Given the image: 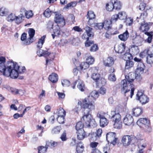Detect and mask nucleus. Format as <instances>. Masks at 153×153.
Here are the masks:
<instances>
[{
	"mask_svg": "<svg viewBox=\"0 0 153 153\" xmlns=\"http://www.w3.org/2000/svg\"><path fill=\"white\" fill-rule=\"evenodd\" d=\"M5 59L4 57H0V72L7 77L10 76L13 79H16L18 76L17 71L18 67L13 62H8L7 64L5 63Z\"/></svg>",
	"mask_w": 153,
	"mask_h": 153,
	"instance_id": "1",
	"label": "nucleus"
},
{
	"mask_svg": "<svg viewBox=\"0 0 153 153\" xmlns=\"http://www.w3.org/2000/svg\"><path fill=\"white\" fill-rule=\"evenodd\" d=\"M125 78L120 82V88L122 93L126 94L131 90L130 97L132 98L134 90V85L132 84L135 79V74L133 72L129 73L125 76Z\"/></svg>",
	"mask_w": 153,
	"mask_h": 153,
	"instance_id": "2",
	"label": "nucleus"
},
{
	"mask_svg": "<svg viewBox=\"0 0 153 153\" xmlns=\"http://www.w3.org/2000/svg\"><path fill=\"white\" fill-rule=\"evenodd\" d=\"M82 107L84 109L83 110L84 115L81 118V121H84L86 126L88 127L91 126H96L97 124L95 120L94 119H91V115L90 114L92 110L95 109V105L92 104L89 105L85 104L83 105Z\"/></svg>",
	"mask_w": 153,
	"mask_h": 153,
	"instance_id": "3",
	"label": "nucleus"
},
{
	"mask_svg": "<svg viewBox=\"0 0 153 153\" xmlns=\"http://www.w3.org/2000/svg\"><path fill=\"white\" fill-rule=\"evenodd\" d=\"M139 126H141L144 130L147 133H150L152 131V127L150 120L147 118H140L137 122Z\"/></svg>",
	"mask_w": 153,
	"mask_h": 153,
	"instance_id": "4",
	"label": "nucleus"
},
{
	"mask_svg": "<svg viewBox=\"0 0 153 153\" xmlns=\"http://www.w3.org/2000/svg\"><path fill=\"white\" fill-rule=\"evenodd\" d=\"M99 96L98 92L96 91H92L90 94V95L87 98L83 100V105H94L93 103V102Z\"/></svg>",
	"mask_w": 153,
	"mask_h": 153,
	"instance_id": "5",
	"label": "nucleus"
},
{
	"mask_svg": "<svg viewBox=\"0 0 153 153\" xmlns=\"http://www.w3.org/2000/svg\"><path fill=\"white\" fill-rule=\"evenodd\" d=\"M59 25L55 24L53 29V33L51 36L53 39H54L56 37H58L61 36L65 37L68 36V33L62 32L61 29V27Z\"/></svg>",
	"mask_w": 153,
	"mask_h": 153,
	"instance_id": "6",
	"label": "nucleus"
},
{
	"mask_svg": "<svg viewBox=\"0 0 153 153\" xmlns=\"http://www.w3.org/2000/svg\"><path fill=\"white\" fill-rule=\"evenodd\" d=\"M91 74L92 75L91 78L93 80H95L97 84H99L98 83V80H99L100 77V74L97 73V70L96 67H93L90 68L87 73V74Z\"/></svg>",
	"mask_w": 153,
	"mask_h": 153,
	"instance_id": "7",
	"label": "nucleus"
},
{
	"mask_svg": "<svg viewBox=\"0 0 153 153\" xmlns=\"http://www.w3.org/2000/svg\"><path fill=\"white\" fill-rule=\"evenodd\" d=\"M55 24L59 25L60 27H63L65 25V19L61 14H56L54 17Z\"/></svg>",
	"mask_w": 153,
	"mask_h": 153,
	"instance_id": "8",
	"label": "nucleus"
},
{
	"mask_svg": "<svg viewBox=\"0 0 153 153\" xmlns=\"http://www.w3.org/2000/svg\"><path fill=\"white\" fill-rule=\"evenodd\" d=\"M106 140L108 142L114 145L117 143V138L116 137V134L114 132H110L106 135Z\"/></svg>",
	"mask_w": 153,
	"mask_h": 153,
	"instance_id": "9",
	"label": "nucleus"
},
{
	"mask_svg": "<svg viewBox=\"0 0 153 153\" xmlns=\"http://www.w3.org/2000/svg\"><path fill=\"white\" fill-rule=\"evenodd\" d=\"M138 100L143 104H146L149 101V98L141 92L138 91L137 94Z\"/></svg>",
	"mask_w": 153,
	"mask_h": 153,
	"instance_id": "10",
	"label": "nucleus"
},
{
	"mask_svg": "<svg viewBox=\"0 0 153 153\" xmlns=\"http://www.w3.org/2000/svg\"><path fill=\"white\" fill-rule=\"evenodd\" d=\"M111 118L114 122L121 120V115L117 108H116L114 111H111Z\"/></svg>",
	"mask_w": 153,
	"mask_h": 153,
	"instance_id": "11",
	"label": "nucleus"
},
{
	"mask_svg": "<svg viewBox=\"0 0 153 153\" xmlns=\"http://www.w3.org/2000/svg\"><path fill=\"white\" fill-rule=\"evenodd\" d=\"M97 117L100 119V125L101 127H103L107 125L108 121L104 116L98 113L97 114Z\"/></svg>",
	"mask_w": 153,
	"mask_h": 153,
	"instance_id": "12",
	"label": "nucleus"
},
{
	"mask_svg": "<svg viewBox=\"0 0 153 153\" xmlns=\"http://www.w3.org/2000/svg\"><path fill=\"white\" fill-rule=\"evenodd\" d=\"M139 29L141 32L144 33L145 34H149V32L147 31L149 29V25L145 22L142 23L139 27Z\"/></svg>",
	"mask_w": 153,
	"mask_h": 153,
	"instance_id": "13",
	"label": "nucleus"
},
{
	"mask_svg": "<svg viewBox=\"0 0 153 153\" xmlns=\"http://www.w3.org/2000/svg\"><path fill=\"white\" fill-rule=\"evenodd\" d=\"M134 120L132 116L130 114H127L123 119V123L126 125L129 126L133 123Z\"/></svg>",
	"mask_w": 153,
	"mask_h": 153,
	"instance_id": "14",
	"label": "nucleus"
},
{
	"mask_svg": "<svg viewBox=\"0 0 153 153\" xmlns=\"http://www.w3.org/2000/svg\"><path fill=\"white\" fill-rule=\"evenodd\" d=\"M114 60L113 58L109 57L103 60V64L106 67H111L113 65Z\"/></svg>",
	"mask_w": 153,
	"mask_h": 153,
	"instance_id": "15",
	"label": "nucleus"
},
{
	"mask_svg": "<svg viewBox=\"0 0 153 153\" xmlns=\"http://www.w3.org/2000/svg\"><path fill=\"white\" fill-rule=\"evenodd\" d=\"M131 136L129 135L123 136L122 140V142L124 146H127L131 143Z\"/></svg>",
	"mask_w": 153,
	"mask_h": 153,
	"instance_id": "16",
	"label": "nucleus"
},
{
	"mask_svg": "<svg viewBox=\"0 0 153 153\" xmlns=\"http://www.w3.org/2000/svg\"><path fill=\"white\" fill-rule=\"evenodd\" d=\"M77 138L80 140H82L88 136L84 130H80L77 131Z\"/></svg>",
	"mask_w": 153,
	"mask_h": 153,
	"instance_id": "17",
	"label": "nucleus"
},
{
	"mask_svg": "<svg viewBox=\"0 0 153 153\" xmlns=\"http://www.w3.org/2000/svg\"><path fill=\"white\" fill-rule=\"evenodd\" d=\"M145 67V65L142 62L138 63L136 71V73L142 74L144 72Z\"/></svg>",
	"mask_w": 153,
	"mask_h": 153,
	"instance_id": "18",
	"label": "nucleus"
},
{
	"mask_svg": "<svg viewBox=\"0 0 153 153\" xmlns=\"http://www.w3.org/2000/svg\"><path fill=\"white\" fill-rule=\"evenodd\" d=\"M132 112L134 116L138 117L142 114L143 109L141 107L135 108L132 109Z\"/></svg>",
	"mask_w": 153,
	"mask_h": 153,
	"instance_id": "19",
	"label": "nucleus"
},
{
	"mask_svg": "<svg viewBox=\"0 0 153 153\" xmlns=\"http://www.w3.org/2000/svg\"><path fill=\"white\" fill-rule=\"evenodd\" d=\"M115 51L118 53H122L125 49V45L123 43L118 45L117 47L114 48Z\"/></svg>",
	"mask_w": 153,
	"mask_h": 153,
	"instance_id": "20",
	"label": "nucleus"
},
{
	"mask_svg": "<svg viewBox=\"0 0 153 153\" xmlns=\"http://www.w3.org/2000/svg\"><path fill=\"white\" fill-rule=\"evenodd\" d=\"M113 2L114 9L117 10H120L122 7V5L120 1L117 0H112Z\"/></svg>",
	"mask_w": 153,
	"mask_h": 153,
	"instance_id": "21",
	"label": "nucleus"
},
{
	"mask_svg": "<svg viewBox=\"0 0 153 153\" xmlns=\"http://www.w3.org/2000/svg\"><path fill=\"white\" fill-rule=\"evenodd\" d=\"M27 34L25 33H23L22 35L21 39L22 41H23V44L25 45L30 44L33 41H31L29 39H26Z\"/></svg>",
	"mask_w": 153,
	"mask_h": 153,
	"instance_id": "22",
	"label": "nucleus"
},
{
	"mask_svg": "<svg viewBox=\"0 0 153 153\" xmlns=\"http://www.w3.org/2000/svg\"><path fill=\"white\" fill-rule=\"evenodd\" d=\"M114 68H112L109 70V72L111 74L109 75L108 78L109 80L111 81H115L116 79L114 73Z\"/></svg>",
	"mask_w": 153,
	"mask_h": 153,
	"instance_id": "23",
	"label": "nucleus"
},
{
	"mask_svg": "<svg viewBox=\"0 0 153 153\" xmlns=\"http://www.w3.org/2000/svg\"><path fill=\"white\" fill-rule=\"evenodd\" d=\"M129 36L127 30H126L123 34L120 35L118 37L121 40L125 41L128 39Z\"/></svg>",
	"mask_w": 153,
	"mask_h": 153,
	"instance_id": "24",
	"label": "nucleus"
},
{
	"mask_svg": "<svg viewBox=\"0 0 153 153\" xmlns=\"http://www.w3.org/2000/svg\"><path fill=\"white\" fill-rule=\"evenodd\" d=\"M48 78L51 82L55 83L58 80V76L56 74L53 73L49 75Z\"/></svg>",
	"mask_w": 153,
	"mask_h": 153,
	"instance_id": "25",
	"label": "nucleus"
},
{
	"mask_svg": "<svg viewBox=\"0 0 153 153\" xmlns=\"http://www.w3.org/2000/svg\"><path fill=\"white\" fill-rule=\"evenodd\" d=\"M25 15L20 14L18 16H16L15 19V23L19 25L24 20Z\"/></svg>",
	"mask_w": 153,
	"mask_h": 153,
	"instance_id": "26",
	"label": "nucleus"
},
{
	"mask_svg": "<svg viewBox=\"0 0 153 153\" xmlns=\"http://www.w3.org/2000/svg\"><path fill=\"white\" fill-rule=\"evenodd\" d=\"M143 39L139 35L135 38L134 40L133 41V42L137 44L138 45L140 46L142 45L143 42Z\"/></svg>",
	"mask_w": 153,
	"mask_h": 153,
	"instance_id": "27",
	"label": "nucleus"
},
{
	"mask_svg": "<svg viewBox=\"0 0 153 153\" xmlns=\"http://www.w3.org/2000/svg\"><path fill=\"white\" fill-rule=\"evenodd\" d=\"M84 29L85 30L86 33L88 35V36L91 37H93L94 35V33L93 32V29L92 28L89 27L88 26H86Z\"/></svg>",
	"mask_w": 153,
	"mask_h": 153,
	"instance_id": "28",
	"label": "nucleus"
},
{
	"mask_svg": "<svg viewBox=\"0 0 153 153\" xmlns=\"http://www.w3.org/2000/svg\"><path fill=\"white\" fill-rule=\"evenodd\" d=\"M84 147L83 143L80 142L77 144L76 147V151L78 153H82L84 150Z\"/></svg>",
	"mask_w": 153,
	"mask_h": 153,
	"instance_id": "29",
	"label": "nucleus"
},
{
	"mask_svg": "<svg viewBox=\"0 0 153 153\" xmlns=\"http://www.w3.org/2000/svg\"><path fill=\"white\" fill-rule=\"evenodd\" d=\"M77 82L78 83L77 85V88L81 91H84L85 88V87L83 82L81 80H78L77 81Z\"/></svg>",
	"mask_w": 153,
	"mask_h": 153,
	"instance_id": "30",
	"label": "nucleus"
},
{
	"mask_svg": "<svg viewBox=\"0 0 153 153\" xmlns=\"http://www.w3.org/2000/svg\"><path fill=\"white\" fill-rule=\"evenodd\" d=\"M130 51L131 52V54L133 55H136L139 52V50L137 46L133 45L130 49Z\"/></svg>",
	"mask_w": 153,
	"mask_h": 153,
	"instance_id": "31",
	"label": "nucleus"
},
{
	"mask_svg": "<svg viewBox=\"0 0 153 153\" xmlns=\"http://www.w3.org/2000/svg\"><path fill=\"white\" fill-rule=\"evenodd\" d=\"M56 114L57 115L58 117L65 116L66 115V112L63 108H60L57 109Z\"/></svg>",
	"mask_w": 153,
	"mask_h": 153,
	"instance_id": "32",
	"label": "nucleus"
},
{
	"mask_svg": "<svg viewBox=\"0 0 153 153\" xmlns=\"http://www.w3.org/2000/svg\"><path fill=\"white\" fill-rule=\"evenodd\" d=\"M68 41L74 45H78L79 42V39L78 37L74 38V37L71 36L69 39Z\"/></svg>",
	"mask_w": 153,
	"mask_h": 153,
	"instance_id": "33",
	"label": "nucleus"
},
{
	"mask_svg": "<svg viewBox=\"0 0 153 153\" xmlns=\"http://www.w3.org/2000/svg\"><path fill=\"white\" fill-rule=\"evenodd\" d=\"M111 24L110 20H105L103 23V27L106 30H108L111 28Z\"/></svg>",
	"mask_w": 153,
	"mask_h": 153,
	"instance_id": "34",
	"label": "nucleus"
},
{
	"mask_svg": "<svg viewBox=\"0 0 153 153\" xmlns=\"http://www.w3.org/2000/svg\"><path fill=\"white\" fill-rule=\"evenodd\" d=\"M131 54L128 52L125 53L123 56V59L127 61L129 60H131L133 59V57Z\"/></svg>",
	"mask_w": 153,
	"mask_h": 153,
	"instance_id": "35",
	"label": "nucleus"
},
{
	"mask_svg": "<svg viewBox=\"0 0 153 153\" xmlns=\"http://www.w3.org/2000/svg\"><path fill=\"white\" fill-rule=\"evenodd\" d=\"M8 13V10L4 7L0 8V16H5Z\"/></svg>",
	"mask_w": 153,
	"mask_h": 153,
	"instance_id": "36",
	"label": "nucleus"
},
{
	"mask_svg": "<svg viewBox=\"0 0 153 153\" xmlns=\"http://www.w3.org/2000/svg\"><path fill=\"white\" fill-rule=\"evenodd\" d=\"M45 36H42L38 42L37 47L39 49L42 47V45L45 42Z\"/></svg>",
	"mask_w": 153,
	"mask_h": 153,
	"instance_id": "37",
	"label": "nucleus"
},
{
	"mask_svg": "<svg viewBox=\"0 0 153 153\" xmlns=\"http://www.w3.org/2000/svg\"><path fill=\"white\" fill-rule=\"evenodd\" d=\"M118 18L121 20H125L126 19L127 15L126 13L124 11L119 12L118 14Z\"/></svg>",
	"mask_w": 153,
	"mask_h": 153,
	"instance_id": "38",
	"label": "nucleus"
},
{
	"mask_svg": "<svg viewBox=\"0 0 153 153\" xmlns=\"http://www.w3.org/2000/svg\"><path fill=\"white\" fill-rule=\"evenodd\" d=\"M10 90L11 92L14 94H19L22 95L24 93L23 91L21 90H19L16 88H11Z\"/></svg>",
	"mask_w": 153,
	"mask_h": 153,
	"instance_id": "39",
	"label": "nucleus"
},
{
	"mask_svg": "<svg viewBox=\"0 0 153 153\" xmlns=\"http://www.w3.org/2000/svg\"><path fill=\"white\" fill-rule=\"evenodd\" d=\"M114 9L113 2L112 0L106 5V10L109 11H111Z\"/></svg>",
	"mask_w": 153,
	"mask_h": 153,
	"instance_id": "40",
	"label": "nucleus"
},
{
	"mask_svg": "<svg viewBox=\"0 0 153 153\" xmlns=\"http://www.w3.org/2000/svg\"><path fill=\"white\" fill-rule=\"evenodd\" d=\"M122 123L121 120L114 121V128L117 129H120L122 127Z\"/></svg>",
	"mask_w": 153,
	"mask_h": 153,
	"instance_id": "41",
	"label": "nucleus"
},
{
	"mask_svg": "<svg viewBox=\"0 0 153 153\" xmlns=\"http://www.w3.org/2000/svg\"><path fill=\"white\" fill-rule=\"evenodd\" d=\"M35 33V30L33 28H30L28 31V33L30 37L28 38V40L31 41H33L32 40L33 38V37Z\"/></svg>",
	"mask_w": 153,
	"mask_h": 153,
	"instance_id": "42",
	"label": "nucleus"
},
{
	"mask_svg": "<svg viewBox=\"0 0 153 153\" xmlns=\"http://www.w3.org/2000/svg\"><path fill=\"white\" fill-rule=\"evenodd\" d=\"M83 104V100H82V103L81 101H79L77 105L75 107L74 109V110L76 112H77L78 111H80L82 107H82Z\"/></svg>",
	"mask_w": 153,
	"mask_h": 153,
	"instance_id": "43",
	"label": "nucleus"
},
{
	"mask_svg": "<svg viewBox=\"0 0 153 153\" xmlns=\"http://www.w3.org/2000/svg\"><path fill=\"white\" fill-rule=\"evenodd\" d=\"M87 136L89 137V139L91 141H95L98 139L96 134L94 132L89 133Z\"/></svg>",
	"mask_w": 153,
	"mask_h": 153,
	"instance_id": "44",
	"label": "nucleus"
},
{
	"mask_svg": "<svg viewBox=\"0 0 153 153\" xmlns=\"http://www.w3.org/2000/svg\"><path fill=\"white\" fill-rule=\"evenodd\" d=\"M16 65H17L18 67V68L17 69V71L18 73V75L19 74H21L24 73L26 70L25 67H20L18 66V64L16 62H14Z\"/></svg>",
	"mask_w": 153,
	"mask_h": 153,
	"instance_id": "45",
	"label": "nucleus"
},
{
	"mask_svg": "<svg viewBox=\"0 0 153 153\" xmlns=\"http://www.w3.org/2000/svg\"><path fill=\"white\" fill-rule=\"evenodd\" d=\"M95 17V15L93 11H88L87 15V18L88 19H94Z\"/></svg>",
	"mask_w": 153,
	"mask_h": 153,
	"instance_id": "46",
	"label": "nucleus"
},
{
	"mask_svg": "<svg viewBox=\"0 0 153 153\" xmlns=\"http://www.w3.org/2000/svg\"><path fill=\"white\" fill-rule=\"evenodd\" d=\"M38 153H45L47 151V147L42 146H39L38 147Z\"/></svg>",
	"mask_w": 153,
	"mask_h": 153,
	"instance_id": "47",
	"label": "nucleus"
},
{
	"mask_svg": "<svg viewBox=\"0 0 153 153\" xmlns=\"http://www.w3.org/2000/svg\"><path fill=\"white\" fill-rule=\"evenodd\" d=\"M89 66V64L87 62H83L80 65V67L81 69L85 70L88 68Z\"/></svg>",
	"mask_w": 153,
	"mask_h": 153,
	"instance_id": "48",
	"label": "nucleus"
},
{
	"mask_svg": "<svg viewBox=\"0 0 153 153\" xmlns=\"http://www.w3.org/2000/svg\"><path fill=\"white\" fill-rule=\"evenodd\" d=\"M134 65L133 62L131 60L126 61L125 65V68L128 69L132 67Z\"/></svg>",
	"mask_w": 153,
	"mask_h": 153,
	"instance_id": "49",
	"label": "nucleus"
},
{
	"mask_svg": "<svg viewBox=\"0 0 153 153\" xmlns=\"http://www.w3.org/2000/svg\"><path fill=\"white\" fill-rule=\"evenodd\" d=\"M43 56L45 57L49 56L48 57H51L52 59H54V55L53 53H51L50 52L47 51H44V53H43Z\"/></svg>",
	"mask_w": 153,
	"mask_h": 153,
	"instance_id": "50",
	"label": "nucleus"
},
{
	"mask_svg": "<svg viewBox=\"0 0 153 153\" xmlns=\"http://www.w3.org/2000/svg\"><path fill=\"white\" fill-rule=\"evenodd\" d=\"M83 127V124L82 123V122H78L76 126V129L77 131L80 130H83L82 128Z\"/></svg>",
	"mask_w": 153,
	"mask_h": 153,
	"instance_id": "51",
	"label": "nucleus"
},
{
	"mask_svg": "<svg viewBox=\"0 0 153 153\" xmlns=\"http://www.w3.org/2000/svg\"><path fill=\"white\" fill-rule=\"evenodd\" d=\"M55 24H54L53 22L49 21L47 24V28L48 30H51L53 29V27Z\"/></svg>",
	"mask_w": 153,
	"mask_h": 153,
	"instance_id": "52",
	"label": "nucleus"
},
{
	"mask_svg": "<svg viewBox=\"0 0 153 153\" xmlns=\"http://www.w3.org/2000/svg\"><path fill=\"white\" fill-rule=\"evenodd\" d=\"M52 14V11L49 8H47L45 10L43 13L44 16L46 17H50Z\"/></svg>",
	"mask_w": 153,
	"mask_h": 153,
	"instance_id": "53",
	"label": "nucleus"
},
{
	"mask_svg": "<svg viewBox=\"0 0 153 153\" xmlns=\"http://www.w3.org/2000/svg\"><path fill=\"white\" fill-rule=\"evenodd\" d=\"M16 18V16L14 14L11 13L7 17V20L8 22H12L13 21H15V19Z\"/></svg>",
	"mask_w": 153,
	"mask_h": 153,
	"instance_id": "54",
	"label": "nucleus"
},
{
	"mask_svg": "<svg viewBox=\"0 0 153 153\" xmlns=\"http://www.w3.org/2000/svg\"><path fill=\"white\" fill-rule=\"evenodd\" d=\"M62 85L64 87H68L70 86V81L67 79H62L61 80Z\"/></svg>",
	"mask_w": 153,
	"mask_h": 153,
	"instance_id": "55",
	"label": "nucleus"
},
{
	"mask_svg": "<svg viewBox=\"0 0 153 153\" xmlns=\"http://www.w3.org/2000/svg\"><path fill=\"white\" fill-rule=\"evenodd\" d=\"M61 129V127L59 126H56L53 128L52 131L53 134H57L59 133Z\"/></svg>",
	"mask_w": 153,
	"mask_h": 153,
	"instance_id": "56",
	"label": "nucleus"
},
{
	"mask_svg": "<svg viewBox=\"0 0 153 153\" xmlns=\"http://www.w3.org/2000/svg\"><path fill=\"white\" fill-rule=\"evenodd\" d=\"M130 136L131 138V143L136 144L138 142L139 139H138L135 136Z\"/></svg>",
	"mask_w": 153,
	"mask_h": 153,
	"instance_id": "57",
	"label": "nucleus"
},
{
	"mask_svg": "<svg viewBox=\"0 0 153 153\" xmlns=\"http://www.w3.org/2000/svg\"><path fill=\"white\" fill-rule=\"evenodd\" d=\"M77 4L76 2H72L66 5V8L69 9L70 8L76 6Z\"/></svg>",
	"mask_w": 153,
	"mask_h": 153,
	"instance_id": "58",
	"label": "nucleus"
},
{
	"mask_svg": "<svg viewBox=\"0 0 153 153\" xmlns=\"http://www.w3.org/2000/svg\"><path fill=\"white\" fill-rule=\"evenodd\" d=\"M153 32L151 31L149 33V34H146L147 35L148 37L146 39V41L148 43H150L151 42L152 40V35Z\"/></svg>",
	"mask_w": 153,
	"mask_h": 153,
	"instance_id": "59",
	"label": "nucleus"
},
{
	"mask_svg": "<svg viewBox=\"0 0 153 153\" xmlns=\"http://www.w3.org/2000/svg\"><path fill=\"white\" fill-rule=\"evenodd\" d=\"M87 62L89 64H92L94 61V59L91 56H90L87 59Z\"/></svg>",
	"mask_w": 153,
	"mask_h": 153,
	"instance_id": "60",
	"label": "nucleus"
},
{
	"mask_svg": "<svg viewBox=\"0 0 153 153\" xmlns=\"http://www.w3.org/2000/svg\"><path fill=\"white\" fill-rule=\"evenodd\" d=\"M33 14L31 10L27 11L25 15L27 18L29 19L33 16Z\"/></svg>",
	"mask_w": 153,
	"mask_h": 153,
	"instance_id": "61",
	"label": "nucleus"
},
{
	"mask_svg": "<svg viewBox=\"0 0 153 153\" xmlns=\"http://www.w3.org/2000/svg\"><path fill=\"white\" fill-rule=\"evenodd\" d=\"M95 28L96 29H100L103 27V23H99L95 24L94 25Z\"/></svg>",
	"mask_w": 153,
	"mask_h": 153,
	"instance_id": "62",
	"label": "nucleus"
},
{
	"mask_svg": "<svg viewBox=\"0 0 153 153\" xmlns=\"http://www.w3.org/2000/svg\"><path fill=\"white\" fill-rule=\"evenodd\" d=\"M65 117V116L57 117V120L60 124H63L64 123Z\"/></svg>",
	"mask_w": 153,
	"mask_h": 153,
	"instance_id": "63",
	"label": "nucleus"
},
{
	"mask_svg": "<svg viewBox=\"0 0 153 153\" xmlns=\"http://www.w3.org/2000/svg\"><path fill=\"white\" fill-rule=\"evenodd\" d=\"M98 83L99 84H97L98 86L100 85H104L106 83V81L104 78H101L100 79L98 80Z\"/></svg>",
	"mask_w": 153,
	"mask_h": 153,
	"instance_id": "64",
	"label": "nucleus"
}]
</instances>
